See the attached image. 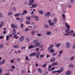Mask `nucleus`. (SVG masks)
Wrapping results in <instances>:
<instances>
[{"instance_id": "1", "label": "nucleus", "mask_w": 75, "mask_h": 75, "mask_svg": "<svg viewBox=\"0 0 75 75\" xmlns=\"http://www.w3.org/2000/svg\"><path fill=\"white\" fill-rule=\"evenodd\" d=\"M33 42L34 43V44H35V47H38V46L39 45H40V44H39V42L37 40H34Z\"/></svg>"}, {"instance_id": "2", "label": "nucleus", "mask_w": 75, "mask_h": 75, "mask_svg": "<svg viewBox=\"0 0 75 75\" xmlns=\"http://www.w3.org/2000/svg\"><path fill=\"white\" fill-rule=\"evenodd\" d=\"M34 2V0H30L29 4H28V6H31L33 4V3Z\"/></svg>"}, {"instance_id": "3", "label": "nucleus", "mask_w": 75, "mask_h": 75, "mask_svg": "<svg viewBox=\"0 0 75 75\" xmlns=\"http://www.w3.org/2000/svg\"><path fill=\"white\" fill-rule=\"evenodd\" d=\"M40 53L39 52H36V57L37 59H39L40 57Z\"/></svg>"}, {"instance_id": "4", "label": "nucleus", "mask_w": 75, "mask_h": 75, "mask_svg": "<svg viewBox=\"0 0 75 75\" xmlns=\"http://www.w3.org/2000/svg\"><path fill=\"white\" fill-rule=\"evenodd\" d=\"M24 40V37L23 36H22L20 37L19 40L20 41H23Z\"/></svg>"}, {"instance_id": "5", "label": "nucleus", "mask_w": 75, "mask_h": 75, "mask_svg": "<svg viewBox=\"0 0 75 75\" xmlns=\"http://www.w3.org/2000/svg\"><path fill=\"white\" fill-rule=\"evenodd\" d=\"M65 45L67 48H69L70 45H69V43L68 42H67L66 44Z\"/></svg>"}, {"instance_id": "6", "label": "nucleus", "mask_w": 75, "mask_h": 75, "mask_svg": "<svg viewBox=\"0 0 75 75\" xmlns=\"http://www.w3.org/2000/svg\"><path fill=\"white\" fill-rule=\"evenodd\" d=\"M48 22L49 23V24L50 25H53L54 23H51V20L50 19L48 21Z\"/></svg>"}, {"instance_id": "7", "label": "nucleus", "mask_w": 75, "mask_h": 75, "mask_svg": "<svg viewBox=\"0 0 75 75\" xmlns=\"http://www.w3.org/2000/svg\"><path fill=\"white\" fill-rule=\"evenodd\" d=\"M33 17H34V18H35L36 20H37V21H38V20H39V19H38L39 18L38 16H33Z\"/></svg>"}, {"instance_id": "8", "label": "nucleus", "mask_w": 75, "mask_h": 75, "mask_svg": "<svg viewBox=\"0 0 75 75\" xmlns=\"http://www.w3.org/2000/svg\"><path fill=\"white\" fill-rule=\"evenodd\" d=\"M24 13L25 14H27V10H24L23 13V14H21V16H24L25 14H24Z\"/></svg>"}, {"instance_id": "9", "label": "nucleus", "mask_w": 75, "mask_h": 75, "mask_svg": "<svg viewBox=\"0 0 75 75\" xmlns=\"http://www.w3.org/2000/svg\"><path fill=\"white\" fill-rule=\"evenodd\" d=\"M36 55V53H33L32 54H31L30 56V57H33V56H35Z\"/></svg>"}, {"instance_id": "10", "label": "nucleus", "mask_w": 75, "mask_h": 75, "mask_svg": "<svg viewBox=\"0 0 75 75\" xmlns=\"http://www.w3.org/2000/svg\"><path fill=\"white\" fill-rule=\"evenodd\" d=\"M50 52H51V53H54V52L55 51L53 49H50L49 50Z\"/></svg>"}, {"instance_id": "11", "label": "nucleus", "mask_w": 75, "mask_h": 75, "mask_svg": "<svg viewBox=\"0 0 75 75\" xmlns=\"http://www.w3.org/2000/svg\"><path fill=\"white\" fill-rule=\"evenodd\" d=\"M37 7V4H33L32 6H30V8H33V7Z\"/></svg>"}, {"instance_id": "12", "label": "nucleus", "mask_w": 75, "mask_h": 75, "mask_svg": "<svg viewBox=\"0 0 75 75\" xmlns=\"http://www.w3.org/2000/svg\"><path fill=\"white\" fill-rule=\"evenodd\" d=\"M53 47V45H50L49 47H48V50H50Z\"/></svg>"}, {"instance_id": "13", "label": "nucleus", "mask_w": 75, "mask_h": 75, "mask_svg": "<svg viewBox=\"0 0 75 75\" xmlns=\"http://www.w3.org/2000/svg\"><path fill=\"white\" fill-rule=\"evenodd\" d=\"M38 12L39 13H40V14H42V15H43V14H44V12H43V11L41 10L39 11Z\"/></svg>"}, {"instance_id": "14", "label": "nucleus", "mask_w": 75, "mask_h": 75, "mask_svg": "<svg viewBox=\"0 0 75 75\" xmlns=\"http://www.w3.org/2000/svg\"><path fill=\"white\" fill-rule=\"evenodd\" d=\"M50 16V12H48L46 14V16L47 17H49Z\"/></svg>"}, {"instance_id": "15", "label": "nucleus", "mask_w": 75, "mask_h": 75, "mask_svg": "<svg viewBox=\"0 0 75 75\" xmlns=\"http://www.w3.org/2000/svg\"><path fill=\"white\" fill-rule=\"evenodd\" d=\"M71 71H67L66 72V75H69V74H71Z\"/></svg>"}, {"instance_id": "16", "label": "nucleus", "mask_w": 75, "mask_h": 75, "mask_svg": "<svg viewBox=\"0 0 75 75\" xmlns=\"http://www.w3.org/2000/svg\"><path fill=\"white\" fill-rule=\"evenodd\" d=\"M0 18H4V16L3 15V14L1 12H0Z\"/></svg>"}, {"instance_id": "17", "label": "nucleus", "mask_w": 75, "mask_h": 75, "mask_svg": "<svg viewBox=\"0 0 75 75\" xmlns=\"http://www.w3.org/2000/svg\"><path fill=\"white\" fill-rule=\"evenodd\" d=\"M58 65V62H54L53 63H52V66H54V65Z\"/></svg>"}, {"instance_id": "18", "label": "nucleus", "mask_w": 75, "mask_h": 75, "mask_svg": "<svg viewBox=\"0 0 75 75\" xmlns=\"http://www.w3.org/2000/svg\"><path fill=\"white\" fill-rule=\"evenodd\" d=\"M12 34H16V30L13 29V30L12 32Z\"/></svg>"}, {"instance_id": "19", "label": "nucleus", "mask_w": 75, "mask_h": 75, "mask_svg": "<svg viewBox=\"0 0 75 75\" xmlns=\"http://www.w3.org/2000/svg\"><path fill=\"white\" fill-rule=\"evenodd\" d=\"M20 16V13H18L15 15L14 16L16 17H18V16Z\"/></svg>"}, {"instance_id": "20", "label": "nucleus", "mask_w": 75, "mask_h": 75, "mask_svg": "<svg viewBox=\"0 0 75 75\" xmlns=\"http://www.w3.org/2000/svg\"><path fill=\"white\" fill-rule=\"evenodd\" d=\"M35 46L34 45L33 46H29L28 47V48H34V47H35Z\"/></svg>"}, {"instance_id": "21", "label": "nucleus", "mask_w": 75, "mask_h": 75, "mask_svg": "<svg viewBox=\"0 0 75 75\" xmlns=\"http://www.w3.org/2000/svg\"><path fill=\"white\" fill-rule=\"evenodd\" d=\"M38 71L40 72V73H42V71L41 70V69L40 68H38Z\"/></svg>"}, {"instance_id": "22", "label": "nucleus", "mask_w": 75, "mask_h": 75, "mask_svg": "<svg viewBox=\"0 0 75 75\" xmlns=\"http://www.w3.org/2000/svg\"><path fill=\"white\" fill-rule=\"evenodd\" d=\"M53 21L54 22V23H57V18H54L53 19Z\"/></svg>"}, {"instance_id": "23", "label": "nucleus", "mask_w": 75, "mask_h": 75, "mask_svg": "<svg viewBox=\"0 0 75 75\" xmlns=\"http://www.w3.org/2000/svg\"><path fill=\"white\" fill-rule=\"evenodd\" d=\"M61 45V43H58L56 45L57 47H59Z\"/></svg>"}, {"instance_id": "24", "label": "nucleus", "mask_w": 75, "mask_h": 75, "mask_svg": "<svg viewBox=\"0 0 75 75\" xmlns=\"http://www.w3.org/2000/svg\"><path fill=\"white\" fill-rule=\"evenodd\" d=\"M13 47L14 48H18L19 47H18V45H15V46H13Z\"/></svg>"}, {"instance_id": "25", "label": "nucleus", "mask_w": 75, "mask_h": 75, "mask_svg": "<svg viewBox=\"0 0 75 75\" xmlns=\"http://www.w3.org/2000/svg\"><path fill=\"white\" fill-rule=\"evenodd\" d=\"M35 31H33L31 32V34L32 35H34V34H35Z\"/></svg>"}, {"instance_id": "26", "label": "nucleus", "mask_w": 75, "mask_h": 75, "mask_svg": "<svg viewBox=\"0 0 75 75\" xmlns=\"http://www.w3.org/2000/svg\"><path fill=\"white\" fill-rule=\"evenodd\" d=\"M64 70V68L62 67H61L60 69V71L61 72H62Z\"/></svg>"}, {"instance_id": "27", "label": "nucleus", "mask_w": 75, "mask_h": 75, "mask_svg": "<svg viewBox=\"0 0 75 75\" xmlns=\"http://www.w3.org/2000/svg\"><path fill=\"white\" fill-rule=\"evenodd\" d=\"M55 61V59H52L51 60V62H54V61Z\"/></svg>"}, {"instance_id": "28", "label": "nucleus", "mask_w": 75, "mask_h": 75, "mask_svg": "<svg viewBox=\"0 0 75 75\" xmlns=\"http://www.w3.org/2000/svg\"><path fill=\"white\" fill-rule=\"evenodd\" d=\"M11 27H12L13 28H16V26H14V24H12L11 25Z\"/></svg>"}, {"instance_id": "29", "label": "nucleus", "mask_w": 75, "mask_h": 75, "mask_svg": "<svg viewBox=\"0 0 75 75\" xmlns=\"http://www.w3.org/2000/svg\"><path fill=\"white\" fill-rule=\"evenodd\" d=\"M51 31H48L47 32V35H50L51 34Z\"/></svg>"}, {"instance_id": "30", "label": "nucleus", "mask_w": 75, "mask_h": 75, "mask_svg": "<svg viewBox=\"0 0 75 75\" xmlns=\"http://www.w3.org/2000/svg\"><path fill=\"white\" fill-rule=\"evenodd\" d=\"M26 19L27 20H29L31 19V17H26Z\"/></svg>"}, {"instance_id": "31", "label": "nucleus", "mask_w": 75, "mask_h": 75, "mask_svg": "<svg viewBox=\"0 0 75 75\" xmlns=\"http://www.w3.org/2000/svg\"><path fill=\"white\" fill-rule=\"evenodd\" d=\"M44 27H46V28H48V27H49V25H44Z\"/></svg>"}, {"instance_id": "32", "label": "nucleus", "mask_w": 75, "mask_h": 75, "mask_svg": "<svg viewBox=\"0 0 75 75\" xmlns=\"http://www.w3.org/2000/svg\"><path fill=\"white\" fill-rule=\"evenodd\" d=\"M3 70L1 69H0V75H1Z\"/></svg>"}, {"instance_id": "33", "label": "nucleus", "mask_w": 75, "mask_h": 75, "mask_svg": "<svg viewBox=\"0 0 75 75\" xmlns=\"http://www.w3.org/2000/svg\"><path fill=\"white\" fill-rule=\"evenodd\" d=\"M38 47H39V48H43V45H38Z\"/></svg>"}, {"instance_id": "34", "label": "nucleus", "mask_w": 75, "mask_h": 75, "mask_svg": "<svg viewBox=\"0 0 75 75\" xmlns=\"http://www.w3.org/2000/svg\"><path fill=\"white\" fill-rule=\"evenodd\" d=\"M19 21H21V23H22V21H23V19L20 18L19 19Z\"/></svg>"}, {"instance_id": "35", "label": "nucleus", "mask_w": 75, "mask_h": 75, "mask_svg": "<svg viewBox=\"0 0 75 75\" xmlns=\"http://www.w3.org/2000/svg\"><path fill=\"white\" fill-rule=\"evenodd\" d=\"M8 40H9V36H8V35H7L6 40L7 41Z\"/></svg>"}, {"instance_id": "36", "label": "nucleus", "mask_w": 75, "mask_h": 75, "mask_svg": "<svg viewBox=\"0 0 75 75\" xmlns=\"http://www.w3.org/2000/svg\"><path fill=\"white\" fill-rule=\"evenodd\" d=\"M3 48V44H0V48Z\"/></svg>"}, {"instance_id": "37", "label": "nucleus", "mask_w": 75, "mask_h": 75, "mask_svg": "<svg viewBox=\"0 0 75 75\" xmlns=\"http://www.w3.org/2000/svg\"><path fill=\"white\" fill-rule=\"evenodd\" d=\"M69 67H72V68H73V67H74L73 64H71L70 65H69Z\"/></svg>"}, {"instance_id": "38", "label": "nucleus", "mask_w": 75, "mask_h": 75, "mask_svg": "<svg viewBox=\"0 0 75 75\" xmlns=\"http://www.w3.org/2000/svg\"><path fill=\"white\" fill-rule=\"evenodd\" d=\"M56 72H58V73H59V74L61 73V71H60V70H56Z\"/></svg>"}, {"instance_id": "39", "label": "nucleus", "mask_w": 75, "mask_h": 75, "mask_svg": "<svg viewBox=\"0 0 75 75\" xmlns=\"http://www.w3.org/2000/svg\"><path fill=\"white\" fill-rule=\"evenodd\" d=\"M47 65V63H45V64H44V65H43L42 66V67L43 68H44V67H45V66Z\"/></svg>"}, {"instance_id": "40", "label": "nucleus", "mask_w": 75, "mask_h": 75, "mask_svg": "<svg viewBox=\"0 0 75 75\" xmlns=\"http://www.w3.org/2000/svg\"><path fill=\"white\" fill-rule=\"evenodd\" d=\"M65 32H66V33H67V34H69V31H68V30H65Z\"/></svg>"}, {"instance_id": "41", "label": "nucleus", "mask_w": 75, "mask_h": 75, "mask_svg": "<svg viewBox=\"0 0 75 75\" xmlns=\"http://www.w3.org/2000/svg\"><path fill=\"white\" fill-rule=\"evenodd\" d=\"M30 30V29L26 28L25 29V31H28V30Z\"/></svg>"}, {"instance_id": "42", "label": "nucleus", "mask_w": 75, "mask_h": 75, "mask_svg": "<svg viewBox=\"0 0 75 75\" xmlns=\"http://www.w3.org/2000/svg\"><path fill=\"white\" fill-rule=\"evenodd\" d=\"M25 59L26 61H28V57H27V56H26L25 58Z\"/></svg>"}, {"instance_id": "43", "label": "nucleus", "mask_w": 75, "mask_h": 75, "mask_svg": "<svg viewBox=\"0 0 75 75\" xmlns=\"http://www.w3.org/2000/svg\"><path fill=\"white\" fill-rule=\"evenodd\" d=\"M21 28H23V27H24V25L22 23H21Z\"/></svg>"}, {"instance_id": "44", "label": "nucleus", "mask_w": 75, "mask_h": 75, "mask_svg": "<svg viewBox=\"0 0 75 75\" xmlns=\"http://www.w3.org/2000/svg\"><path fill=\"white\" fill-rule=\"evenodd\" d=\"M5 61H6V60L4 59L1 62H2V64H4L5 62Z\"/></svg>"}, {"instance_id": "45", "label": "nucleus", "mask_w": 75, "mask_h": 75, "mask_svg": "<svg viewBox=\"0 0 75 75\" xmlns=\"http://www.w3.org/2000/svg\"><path fill=\"white\" fill-rule=\"evenodd\" d=\"M25 46H23L21 48V49L22 50H24V49H25Z\"/></svg>"}, {"instance_id": "46", "label": "nucleus", "mask_w": 75, "mask_h": 75, "mask_svg": "<svg viewBox=\"0 0 75 75\" xmlns=\"http://www.w3.org/2000/svg\"><path fill=\"white\" fill-rule=\"evenodd\" d=\"M24 73H25V71L24 70H22L21 71V74H24Z\"/></svg>"}, {"instance_id": "47", "label": "nucleus", "mask_w": 75, "mask_h": 75, "mask_svg": "<svg viewBox=\"0 0 75 75\" xmlns=\"http://www.w3.org/2000/svg\"><path fill=\"white\" fill-rule=\"evenodd\" d=\"M52 55H53V56H55V55H57V53L55 52L53 54H52Z\"/></svg>"}, {"instance_id": "48", "label": "nucleus", "mask_w": 75, "mask_h": 75, "mask_svg": "<svg viewBox=\"0 0 75 75\" xmlns=\"http://www.w3.org/2000/svg\"><path fill=\"white\" fill-rule=\"evenodd\" d=\"M63 53V52L61 50L59 52V54H61L62 53Z\"/></svg>"}, {"instance_id": "49", "label": "nucleus", "mask_w": 75, "mask_h": 75, "mask_svg": "<svg viewBox=\"0 0 75 75\" xmlns=\"http://www.w3.org/2000/svg\"><path fill=\"white\" fill-rule=\"evenodd\" d=\"M27 22H26V24H31V23H30V22L28 21H26Z\"/></svg>"}, {"instance_id": "50", "label": "nucleus", "mask_w": 75, "mask_h": 75, "mask_svg": "<svg viewBox=\"0 0 75 75\" xmlns=\"http://www.w3.org/2000/svg\"><path fill=\"white\" fill-rule=\"evenodd\" d=\"M3 38H4V36H0V39H3Z\"/></svg>"}, {"instance_id": "51", "label": "nucleus", "mask_w": 75, "mask_h": 75, "mask_svg": "<svg viewBox=\"0 0 75 75\" xmlns=\"http://www.w3.org/2000/svg\"><path fill=\"white\" fill-rule=\"evenodd\" d=\"M10 62L12 63V62H14V60H12L10 61Z\"/></svg>"}, {"instance_id": "52", "label": "nucleus", "mask_w": 75, "mask_h": 75, "mask_svg": "<svg viewBox=\"0 0 75 75\" xmlns=\"http://www.w3.org/2000/svg\"><path fill=\"white\" fill-rule=\"evenodd\" d=\"M55 69V68L54 67H53V68H52L51 69L52 71V70H54Z\"/></svg>"}, {"instance_id": "53", "label": "nucleus", "mask_w": 75, "mask_h": 75, "mask_svg": "<svg viewBox=\"0 0 75 75\" xmlns=\"http://www.w3.org/2000/svg\"><path fill=\"white\" fill-rule=\"evenodd\" d=\"M12 14H13V13H12L11 12H9L8 13V15H12Z\"/></svg>"}, {"instance_id": "54", "label": "nucleus", "mask_w": 75, "mask_h": 75, "mask_svg": "<svg viewBox=\"0 0 75 75\" xmlns=\"http://www.w3.org/2000/svg\"><path fill=\"white\" fill-rule=\"evenodd\" d=\"M36 50L37 51H39L40 50V49L39 48H36Z\"/></svg>"}, {"instance_id": "55", "label": "nucleus", "mask_w": 75, "mask_h": 75, "mask_svg": "<svg viewBox=\"0 0 75 75\" xmlns=\"http://www.w3.org/2000/svg\"><path fill=\"white\" fill-rule=\"evenodd\" d=\"M66 27H67V28H70V26L69 25H66Z\"/></svg>"}, {"instance_id": "56", "label": "nucleus", "mask_w": 75, "mask_h": 75, "mask_svg": "<svg viewBox=\"0 0 75 75\" xmlns=\"http://www.w3.org/2000/svg\"><path fill=\"white\" fill-rule=\"evenodd\" d=\"M26 40H27V41L30 42V39L28 38H26Z\"/></svg>"}, {"instance_id": "57", "label": "nucleus", "mask_w": 75, "mask_h": 75, "mask_svg": "<svg viewBox=\"0 0 75 75\" xmlns=\"http://www.w3.org/2000/svg\"><path fill=\"white\" fill-rule=\"evenodd\" d=\"M13 10H14V11H16V8L14 7L13 8Z\"/></svg>"}, {"instance_id": "58", "label": "nucleus", "mask_w": 75, "mask_h": 75, "mask_svg": "<svg viewBox=\"0 0 75 75\" xmlns=\"http://www.w3.org/2000/svg\"><path fill=\"white\" fill-rule=\"evenodd\" d=\"M13 34H9L8 35V36L9 37H11V36H12V35H13Z\"/></svg>"}, {"instance_id": "59", "label": "nucleus", "mask_w": 75, "mask_h": 75, "mask_svg": "<svg viewBox=\"0 0 75 75\" xmlns=\"http://www.w3.org/2000/svg\"><path fill=\"white\" fill-rule=\"evenodd\" d=\"M70 31L71 33H74V30H70Z\"/></svg>"}, {"instance_id": "60", "label": "nucleus", "mask_w": 75, "mask_h": 75, "mask_svg": "<svg viewBox=\"0 0 75 75\" xmlns=\"http://www.w3.org/2000/svg\"><path fill=\"white\" fill-rule=\"evenodd\" d=\"M75 57H72L71 58V60H73V59H74V58Z\"/></svg>"}, {"instance_id": "61", "label": "nucleus", "mask_w": 75, "mask_h": 75, "mask_svg": "<svg viewBox=\"0 0 75 75\" xmlns=\"http://www.w3.org/2000/svg\"><path fill=\"white\" fill-rule=\"evenodd\" d=\"M38 36H41V34H37Z\"/></svg>"}, {"instance_id": "62", "label": "nucleus", "mask_w": 75, "mask_h": 75, "mask_svg": "<svg viewBox=\"0 0 75 75\" xmlns=\"http://www.w3.org/2000/svg\"><path fill=\"white\" fill-rule=\"evenodd\" d=\"M72 35H73V36H74V37H75V34L74 33H73L72 34Z\"/></svg>"}, {"instance_id": "63", "label": "nucleus", "mask_w": 75, "mask_h": 75, "mask_svg": "<svg viewBox=\"0 0 75 75\" xmlns=\"http://www.w3.org/2000/svg\"><path fill=\"white\" fill-rule=\"evenodd\" d=\"M52 72V73H53V74H54V73H56V71H53Z\"/></svg>"}, {"instance_id": "64", "label": "nucleus", "mask_w": 75, "mask_h": 75, "mask_svg": "<svg viewBox=\"0 0 75 75\" xmlns=\"http://www.w3.org/2000/svg\"><path fill=\"white\" fill-rule=\"evenodd\" d=\"M51 67H52V65H51L50 66H49V69H50V68Z\"/></svg>"}]
</instances>
